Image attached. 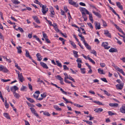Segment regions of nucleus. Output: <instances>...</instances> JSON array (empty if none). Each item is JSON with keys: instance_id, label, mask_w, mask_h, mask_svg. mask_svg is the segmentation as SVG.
<instances>
[{"instance_id": "9", "label": "nucleus", "mask_w": 125, "mask_h": 125, "mask_svg": "<svg viewBox=\"0 0 125 125\" xmlns=\"http://www.w3.org/2000/svg\"><path fill=\"white\" fill-rule=\"evenodd\" d=\"M87 49L88 50H90V52L93 54L95 55V56H96L97 53L96 51L94 50H91V47H86Z\"/></svg>"}, {"instance_id": "16", "label": "nucleus", "mask_w": 125, "mask_h": 125, "mask_svg": "<svg viewBox=\"0 0 125 125\" xmlns=\"http://www.w3.org/2000/svg\"><path fill=\"white\" fill-rule=\"evenodd\" d=\"M26 53L25 56L26 57H29L30 59H32V57L29 54V51L27 50H25Z\"/></svg>"}, {"instance_id": "15", "label": "nucleus", "mask_w": 125, "mask_h": 125, "mask_svg": "<svg viewBox=\"0 0 125 125\" xmlns=\"http://www.w3.org/2000/svg\"><path fill=\"white\" fill-rule=\"evenodd\" d=\"M116 4L118 7L121 10H122L123 9V6L119 2H116Z\"/></svg>"}, {"instance_id": "19", "label": "nucleus", "mask_w": 125, "mask_h": 125, "mask_svg": "<svg viewBox=\"0 0 125 125\" xmlns=\"http://www.w3.org/2000/svg\"><path fill=\"white\" fill-rule=\"evenodd\" d=\"M33 18H34L35 21L37 23H40V21L38 18L36 16H34L33 17Z\"/></svg>"}, {"instance_id": "50", "label": "nucleus", "mask_w": 125, "mask_h": 125, "mask_svg": "<svg viewBox=\"0 0 125 125\" xmlns=\"http://www.w3.org/2000/svg\"><path fill=\"white\" fill-rule=\"evenodd\" d=\"M43 36L44 38L45 39L48 38V36L45 33H44V32H42Z\"/></svg>"}, {"instance_id": "4", "label": "nucleus", "mask_w": 125, "mask_h": 125, "mask_svg": "<svg viewBox=\"0 0 125 125\" xmlns=\"http://www.w3.org/2000/svg\"><path fill=\"white\" fill-rule=\"evenodd\" d=\"M30 109L31 110L32 113L34 115L36 116L37 117L39 118V116L38 114L36 112V111L34 108L31 107L30 108Z\"/></svg>"}, {"instance_id": "43", "label": "nucleus", "mask_w": 125, "mask_h": 125, "mask_svg": "<svg viewBox=\"0 0 125 125\" xmlns=\"http://www.w3.org/2000/svg\"><path fill=\"white\" fill-rule=\"evenodd\" d=\"M43 114L45 115H46L48 116H49L50 115V114L48 112L46 111L44 112H43Z\"/></svg>"}, {"instance_id": "37", "label": "nucleus", "mask_w": 125, "mask_h": 125, "mask_svg": "<svg viewBox=\"0 0 125 125\" xmlns=\"http://www.w3.org/2000/svg\"><path fill=\"white\" fill-rule=\"evenodd\" d=\"M2 71L4 72L7 73L8 72V70L7 69L3 66V70Z\"/></svg>"}, {"instance_id": "60", "label": "nucleus", "mask_w": 125, "mask_h": 125, "mask_svg": "<svg viewBox=\"0 0 125 125\" xmlns=\"http://www.w3.org/2000/svg\"><path fill=\"white\" fill-rule=\"evenodd\" d=\"M68 79H69L70 80L72 81L73 82H75V81H74V79L71 76H70L69 77H68Z\"/></svg>"}, {"instance_id": "54", "label": "nucleus", "mask_w": 125, "mask_h": 125, "mask_svg": "<svg viewBox=\"0 0 125 125\" xmlns=\"http://www.w3.org/2000/svg\"><path fill=\"white\" fill-rule=\"evenodd\" d=\"M63 67L64 69L65 70H68L69 68L68 67H67V66L66 65H63Z\"/></svg>"}, {"instance_id": "47", "label": "nucleus", "mask_w": 125, "mask_h": 125, "mask_svg": "<svg viewBox=\"0 0 125 125\" xmlns=\"http://www.w3.org/2000/svg\"><path fill=\"white\" fill-rule=\"evenodd\" d=\"M55 31L57 32H59L60 33H61V31L59 30L58 29V28L57 27H55Z\"/></svg>"}, {"instance_id": "64", "label": "nucleus", "mask_w": 125, "mask_h": 125, "mask_svg": "<svg viewBox=\"0 0 125 125\" xmlns=\"http://www.w3.org/2000/svg\"><path fill=\"white\" fill-rule=\"evenodd\" d=\"M24 121L25 123V125H30L28 121L26 120H24Z\"/></svg>"}, {"instance_id": "44", "label": "nucleus", "mask_w": 125, "mask_h": 125, "mask_svg": "<svg viewBox=\"0 0 125 125\" xmlns=\"http://www.w3.org/2000/svg\"><path fill=\"white\" fill-rule=\"evenodd\" d=\"M15 66L18 69L20 70H21V68L18 66V64L16 63H15Z\"/></svg>"}, {"instance_id": "20", "label": "nucleus", "mask_w": 125, "mask_h": 125, "mask_svg": "<svg viewBox=\"0 0 125 125\" xmlns=\"http://www.w3.org/2000/svg\"><path fill=\"white\" fill-rule=\"evenodd\" d=\"M93 12L95 15L99 18H101V14L98 12H95L94 11H93Z\"/></svg>"}, {"instance_id": "8", "label": "nucleus", "mask_w": 125, "mask_h": 125, "mask_svg": "<svg viewBox=\"0 0 125 125\" xmlns=\"http://www.w3.org/2000/svg\"><path fill=\"white\" fill-rule=\"evenodd\" d=\"M94 24L96 29H100L101 28L100 23L97 22H94Z\"/></svg>"}, {"instance_id": "48", "label": "nucleus", "mask_w": 125, "mask_h": 125, "mask_svg": "<svg viewBox=\"0 0 125 125\" xmlns=\"http://www.w3.org/2000/svg\"><path fill=\"white\" fill-rule=\"evenodd\" d=\"M70 43L73 47H75L76 46L75 43L72 41H70Z\"/></svg>"}, {"instance_id": "62", "label": "nucleus", "mask_w": 125, "mask_h": 125, "mask_svg": "<svg viewBox=\"0 0 125 125\" xmlns=\"http://www.w3.org/2000/svg\"><path fill=\"white\" fill-rule=\"evenodd\" d=\"M74 105L79 108H80L81 107H83V106H81L79 104H74Z\"/></svg>"}, {"instance_id": "31", "label": "nucleus", "mask_w": 125, "mask_h": 125, "mask_svg": "<svg viewBox=\"0 0 125 125\" xmlns=\"http://www.w3.org/2000/svg\"><path fill=\"white\" fill-rule=\"evenodd\" d=\"M62 98L63 99V100L66 102V103H71L72 104H73V103L72 102L68 101L67 100L66 98L64 97H62Z\"/></svg>"}, {"instance_id": "40", "label": "nucleus", "mask_w": 125, "mask_h": 125, "mask_svg": "<svg viewBox=\"0 0 125 125\" xmlns=\"http://www.w3.org/2000/svg\"><path fill=\"white\" fill-rule=\"evenodd\" d=\"M5 107L7 108H9V104L7 103V101L6 100H5Z\"/></svg>"}, {"instance_id": "10", "label": "nucleus", "mask_w": 125, "mask_h": 125, "mask_svg": "<svg viewBox=\"0 0 125 125\" xmlns=\"http://www.w3.org/2000/svg\"><path fill=\"white\" fill-rule=\"evenodd\" d=\"M120 111L121 113L125 114V105H122L120 109Z\"/></svg>"}, {"instance_id": "38", "label": "nucleus", "mask_w": 125, "mask_h": 125, "mask_svg": "<svg viewBox=\"0 0 125 125\" xmlns=\"http://www.w3.org/2000/svg\"><path fill=\"white\" fill-rule=\"evenodd\" d=\"M1 81L4 82H9L10 81V79H8L7 80H5L2 79H1Z\"/></svg>"}, {"instance_id": "61", "label": "nucleus", "mask_w": 125, "mask_h": 125, "mask_svg": "<svg viewBox=\"0 0 125 125\" xmlns=\"http://www.w3.org/2000/svg\"><path fill=\"white\" fill-rule=\"evenodd\" d=\"M101 79L102 81H103L104 82H105L106 83L108 82H107V80L105 78H101Z\"/></svg>"}, {"instance_id": "41", "label": "nucleus", "mask_w": 125, "mask_h": 125, "mask_svg": "<svg viewBox=\"0 0 125 125\" xmlns=\"http://www.w3.org/2000/svg\"><path fill=\"white\" fill-rule=\"evenodd\" d=\"M89 18L90 20L92 22H93V19L92 15L91 13L89 14Z\"/></svg>"}, {"instance_id": "25", "label": "nucleus", "mask_w": 125, "mask_h": 125, "mask_svg": "<svg viewBox=\"0 0 125 125\" xmlns=\"http://www.w3.org/2000/svg\"><path fill=\"white\" fill-rule=\"evenodd\" d=\"M73 53L75 57L77 58L78 57V55L77 54L78 52L74 50H73Z\"/></svg>"}, {"instance_id": "28", "label": "nucleus", "mask_w": 125, "mask_h": 125, "mask_svg": "<svg viewBox=\"0 0 125 125\" xmlns=\"http://www.w3.org/2000/svg\"><path fill=\"white\" fill-rule=\"evenodd\" d=\"M79 9L81 11V12L82 13V12H85L86 10L85 8L82 7H80Z\"/></svg>"}, {"instance_id": "18", "label": "nucleus", "mask_w": 125, "mask_h": 125, "mask_svg": "<svg viewBox=\"0 0 125 125\" xmlns=\"http://www.w3.org/2000/svg\"><path fill=\"white\" fill-rule=\"evenodd\" d=\"M82 16L83 18L84 19V21H85L87 20V17L85 13L84 12H82Z\"/></svg>"}, {"instance_id": "51", "label": "nucleus", "mask_w": 125, "mask_h": 125, "mask_svg": "<svg viewBox=\"0 0 125 125\" xmlns=\"http://www.w3.org/2000/svg\"><path fill=\"white\" fill-rule=\"evenodd\" d=\"M41 96L42 97V98H45L46 96V93H44L41 94Z\"/></svg>"}, {"instance_id": "30", "label": "nucleus", "mask_w": 125, "mask_h": 125, "mask_svg": "<svg viewBox=\"0 0 125 125\" xmlns=\"http://www.w3.org/2000/svg\"><path fill=\"white\" fill-rule=\"evenodd\" d=\"M98 73L101 74H104V73H103V71L100 68H99L98 70Z\"/></svg>"}, {"instance_id": "14", "label": "nucleus", "mask_w": 125, "mask_h": 125, "mask_svg": "<svg viewBox=\"0 0 125 125\" xmlns=\"http://www.w3.org/2000/svg\"><path fill=\"white\" fill-rule=\"evenodd\" d=\"M117 88L118 89L121 90L122 89L123 87V85L121 84H118L116 85Z\"/></svg>"}, {"instance_id": "32", "label": "nucleus", "mask_w": 125, "mask_h": 125, "mask_svg": "<svg viewBox=\"0 0 125 125\" xmlns=\"http://www.w3.org/2000/svg\"><path fill=\"white\" fill-rule=\"evenodd\" d=\"M17 52L18 53L20 54L22 52L21 50V47H17Z\"/></svg>"}, {"instance_id": "2", "label": "nucleus", "mask_w": 125, "mask_h": 125, "mask_svg": "<svg viewBox=\"0 0 125 125\" xmlns=\"http://www.w3.org/2000/svg\"><path fill=\"white\" fill-rule=\"evenodd\" d=\"M114 67L116 70L121 73L123 75H125V74L122 69H120L118 66L115 65L114 66Z\"/></svg>"}, {"instance_id": "21", "label": "nucleus", "mask_w": 125, "mask_h": 125, "mask_svg": "<svg viewBox=\"0 0 125 125\" xmlns=\"http://www.w3.org/2000/svg\"><path fill=\"white\" fill-rule=\"evenodd\" d=\"M109 51L110 52H116L117 51V50L116 49L111 47L109 50Z\"/></svg>"}, {"instance_id": "7", "label": "nucleus", "mask_w": 125, "mask_h": 125, "mask_svg": "<svg viewBox=\"0 0 125 125\" xmlns=\"http://www.w3.org/2000/svg\"><path fill=\"white\" fill-rule=\"evenodd\" d=\"M104 34L106 36L110 38H111V34L109 32V31L108 30H104Z\"/></svg>"}, {"instance_id": "3", "label": "nucleus", "mask_w": 125, "mask_h": 125, "mask_svg": "<svg viewBox=\"0 0 125 125\" xmlns=\"http://www.w3.org/2000/svg\"><path fill=\"white\" fill-rule=\"evenodd\" d=\"M51 84L53 86H55L56 87H57L58 88H60V90L62 92V93H63L64 94H67L66 92L64 91L63 90V89L62 88H61L60 87L58 86L56 84H54V83H52V82H51Z\"/></svg>"}, {"instance_id": "57", "label": "nucleus", "mask_w": 125, "mask_h": 125, "mask_svg": "<svg viewBox=\"0 0 125 125\" xmlns=\"http://www.w3.org/2000/svg\"><path fill=\"white\" fill-rule=\"evenodd\" d=\"M102 21L103 26L104 27L106 26L107 25L106 22L103 20H102Z\"/></svg>"}, {"instance_id": "22", "label": "nucleus", "mask_w": 125, "mask_h": 125, "mask_svg": "<svg viewBox=\"0 0 125 125\" xmlns=\"http://www.w3.org/2000/svg\"><path fill=\"white\" fill-rule=\"evenodd\" d=\"M3 115L7 119H10V118L8 114L7 113H4Z\"/></svg>"}, {"instance_id": "34", "label": "nucleus", "mask_w": 125, "mask_h": 125, "mask_svg": "<svg viewBox=\"0 0 125 125\" xmlns=\"http://www.w3.org/2000/svg\"><path fill=\"white\" fill-rule=\"evenodd\" d=\"M87 58L91 62L93 63V64H94L95 63V62L90 58L89 57H88Z\"/></svg>"}, {"instance_id": "42", "label": "nucleus", "mask_w": 125, "mask_h": 125, "mask_svg": "<svg viewBox=\"0 0 125 125\" xmlns=\"http://www.w3.org/2000/svg\"><path fill=\"white\" fill-rule=\"evenodd\" d=\"M83 121L84 122H86L88 124L91 125H92V122L91 121H86V120H83Z\"/></svg>"}, {"instance_id": "39", "label": "nucleus", "mask_w": 125, "mask_h": 125, "mask_svg": "<svg viewBox=\"0 0 125 125\" xmlns=\"http://www.w3.org/2000/svg\"><path fill=\"white\" fill-rule=\"evenodd\" d=\"M56 62L57 64V65L58 66H59L60 67H62V65L61 63L59 62L58 61H56Z\"/></svg>"}, {"instance_id": "26", "label": "nucleus", "mask_w": 125, "mask_h": 125, "mask_svg": "<svg viewBox=\"0 0 125 125\" xmlns=\"http://www.w3.org/2000/svg\"><path fill=\"white\" fill-rule=\"evenodd\" d=\"M26 87L25 86H24L23 85H22V87L21 88V90L22 91H26V90H25L26 89Z\"/></svg>"}, {"instance_id": "58", "label": "nucleus", "mask_w": 125, "mask_h": 125, "mask_svg": "<svg viewBox=\"0 0 125 125\" xmlns=\"http://www.w3.org/2000/svg\"><path fill=\"white\" fill-rule=\"evenodd\" d=\"M108 114L110 115H114V113H112V112L110 111H109L108 112Z\"/></svg>"}, {"instance_id": "23", "label": "nucleus", "mask_w": 125, "mask_h": 125, "mask_svg": "<svg viewBox=\"0 0 125 125\" xmlns=\"http://www.w3.org/2000/svg\"><path fill=\"white\" fill-rule=\"evenodd\" d=\"M108 44L107 42H103L102 44V46L104 47H107Z\"/></svg>"}, {"instance_id": "36", "label": "nucleus", "mask_w": 125, "mask_h": 125, "mask_svg": "<svg viewBox=\"0 0 125 125\" xmlns=\"http://www.w3.org/2000/svg\"><path fill=\"white\" fill-rule=\"evenodd\" d=\"M80 70L82 73L84 74L85 73V68H81Z\"/></svg>"}, {"instance_id": "53", "label": "nucleus", "mask_w": 125, "mask_h": 125, "mask_svg": "<svg viewBox=\"0 0 125 125\" xmlns=\"http://www.w3.org/2000/svg\"><path fill=\"white\" fill-rule=\"evenodd\" d=\"M14 89V92L18 89V88L16 86H14L13 87Z\"/></svg>"}, {"instance_id": "49", "label": "nucleus", "mask_w": 125, "mask_h": 125, "mask_svg": "<svg viewBox=\"0 0 125 125\" xmlns=\"http://www.w3.org/2000/svg\"><path fill=\"white\" fill-rule=\"evenodd\" d=\"M76 61L78 62V63H79V62L81 63H82V60L80 58H78L76 60Z\"/></svg>"}, {"instance_id": "1", "label": "nucleus", "mask_w": 125, "mask_h": 125, "mask_svg": "<svg viewBox=\"0 0 125 125\" xmlns=\"http://www.w3.org/2000/svg\"><path fill=\"white\" fill-rule=\"evenodd\" d=\"M42 11L43 14H45L48 11V8H46V6L42 5Z\"/></svg>"}, {"instance_id": "52", "label": "nucleus", "mask_w": 125, "mask_h": 125, "mask_svg": "<svg viewBox=\"0 0 125 125\" xmlns=\"http://www.w3.org/2000/svg\"><path fill=\"white\" fill-rule=\"evenodd\" d=\"M57 78L60 81L61 80H63V79L59 75L57 76Z\"/></svg>"}, {"instance_id": "56", "label": "nucleus", "mask_w": 125, "mask_h": 125, "mask_svg": "<svg viewBox=\"0 0 125 125\" xmlns=\"http://www.w3.org/2000/svg\"><path fill=\"white\" fill-rule=\"evenodd\" d=\"M64 81L66 83H71V82L69 81L66 80V77H65L64 79Z\"/></svg>"}, {"instance_id": "59", "label": "nucleus", "mask_w": 125, "mask_h": 125, "mask_svg": "<svg viewBox=\"0 0 125 125\" xmlns=\"http://www.w3.org/2000/svg\"><path fill=\"white\" fill-rule=\"evenodd\" d=\"M101 66L102 67H104L105 66V64L104 63H100Z\"/></svg>"}, {"instance_id": "45", "label": "nucleus", "mask_w": 125, "mask_h": 125, "mask_svg": "<svg viewBox=\"0 0 125 125\" xmlns=\"http://www.w3.org/2000/svg\"><path fill=\"white\" fill-rule=\"evenodd\" d=\"M18 29L20 31L22 32H24V31L23 29L20 27H19L18 29H15V30L17 31Z\"/></svg>"}, {"instance_id": "11", "label": "nucleus", "mask_w": 125, "mask_h": 125, "mask_svg": "<svg viewBox=\"0 0 125 125\" xmlns=\"http://www.w3.org/2000/svg\"><path fill=\"white\" fill-rule=\"evenodd\" d=\"M40 63L41 65L42 66L43 68L46 69H48V68L47 65L43 62H41Z\"/></svg>"}, {"instance_id": "24", "label": "nucleus", "mask_w": 125, "mask_h": 125, "mask_svg": "<svg viewBox=\"0 0 125 125\" xmlns=\"http://www.w3.org/2000/svg\"><path fill=\"white\" fill-rule=\"evenodd\" d=\"M12 2L15 4H18L20 3V2L18 0H12Z\"/></svg>"}, {"instance_id": "13", "label": "nucleus", "mask_w": 125, "mask_h": 125, "mask_svg": "<svg viewBox=\"0 0 125 125\" xmlns=\"http://www.w3.org/2000/svg\"><path fill=\"white\" fill-rule=\"evenodd\" d=\"M36 56L37 57L38 60L40 61L42 60V56L39 53H38L36 54Z\"/></svg>"}, {"instance_id": "55", "label": "nucleus", "mask_w": 125, "mask_h": 125, "mask_svg": "<svg viewBox=\"0 0 125 125\" xmlns=\"http://www.w3.org/2000/svg\"><path fill=\"white\" fill-rule=\"evenodd\" d=\"M87 24L91 28L93 29V27L90 23H87Z\"/></svg>"}, {"instance_id": "33", "label": "nucleus", "mask_w": 125, "mask_h": 125, "mask_svg": "<svg viewBox=\"0 0 125 125\" xmlns=\"http://www.w3.org/2000/svg\"><path fill=\"white\" fill-rule=\"evenodd\" d=\"M93 102L96 104H98L99 105H103L102 103L99 101H94Z\"/></svg>"}, {"instance_id": "17", "label": "nucleus", "mask_w": 125, "mask_h": 125, "mask_svg": "<svg viewBox=\"0 0 125 125\" xmlns=\"http://www.w3.org/2000/svg\"><path fill=\"white\" fill-rule=\"evenodd\" d=\"M103 110V109L101 108L96 109L94 110V111L96 113H100L102 112Z\"/></svg>"}, {"instance_id": "5", "label": "nucleus", "mask_w": 125, "mask_h": 125, "mask_svg": "<svg viewBox=\"0 0 125 125\" xmlns=\"http://www.w3.org/2000/svg\"><path fill=\"white\" fill-rule=\"evenodd\" d=\"M68 2L70 4L73 5L76 7H77L78 6V5L76 2L73 1L72 0H69Z\"/></svg>"}, {"instance_id": "27", "label": "nucleus", "mask_w": 125, "mask_h": 125, "mask_svg": "<svg viewBox=\"0 0 125 125\" xmlns=\"http://www.w3.org/2000/svg\"><path fill=\"white\" fill-rule=\"evenodd\" d=\"M54 107L55 109L57 110L61 111L62 110L61 109V108H59V107L57 105H55L54 106Z\"/></svg>"}, {"instance_id": "46", "label": "nucleus", "mask_w": 125, "mask_h": 125, "mask_svg": "<svg viewBox=\"0 0 125 125\" xmlns=\"http://www.w3.org/2000/svg\"><path fill=\"white\" fill-rule=\"evenodd\" d=\"M103 91L104 92V94L108 96L110 95V94L107 91L105 90H104Z\"/></svg>"}, {"instance_id": "29", "label": "nucleus", "mask_w": 125, "mask_h": 125, "mask_svg": "<svg viewBox=\"0 0 125 125\" xmlns=\"http://www.w3.org/2000/svg\"><path fill=\"white\" fill-rule=\"evenodd\" d=\"M13 94H14V96L16 98H18L19 96L20 95L19 94L16 93L15 92L13 93Z\"/></svg>"}, {"instance_id": "63", "label": "nucleus", "mask_w": 125, "mask_h": 125, "mask_svg": "<svg viewBox=\"0 0 125 125\" xmlns=\"http://www.w3.org/2000/svg\"><path fill=\"white\" fill-rule=\"evenodd\" d=\"M38 95V94H36V95L35 94H33V96L36 99H38V97L39 96Z\"/></svg>"}, {"instance_id": "35", "label": "nucleus", "mask_w": 125, "mask_h": 125, "mask_svg": "<svg viewBox=\"0 0 125 125\" xmlns=\"http://www.w3.org/2000/svg\"><path fill=\"white\" fill-rule=\"evenodd\" d=\"M27 99L31 103H33L35 102L34 100L31 98H27Z\"/></svg>"}, {"instance_id": "6", "label": "nucleus", "mask_w": 125, "mask_h": 125, "mask_svg": "<svg viewBox=\"0 0 125 125\" xmlns=\"http://www.w3.org/2000/svg\"><path fill=\"white\" fill-rule=\"evenodd\" d=\"M18 78L19 81L21 82H23V81H24V78L21 73L18 75Z\"/></svg>"}, {"instance_id": "12", "label": "nucleus", "mask_w": 125, "mask_h": 125, "mask_svg": "<svg viewBox=\"0 0 125 125\" xmlns=\"http://www.w3.org/2000/svg\"><path fill=\"white\" fill-rule=\"evenodd\" d=\"M109 105L111 107H117L118 106V104L117 103H110L109 104Z\"/></svg>"}]
</instances>
